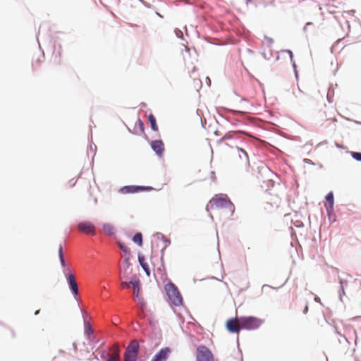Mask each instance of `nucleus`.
Instances as JSON below:
<instances>
[{
    "mask_svg": "<svg viewBox=\"0 0 361 361\" xmlns=\"http://www.w3.org/2000/svg\"><path fill=\"white\" fill-rule=\"evenodd\" d=\"M207 208L210 209L222 210L229 216H232L235 212V206L226 195H216L209 202Z\"/></svg>",
    "mask_w": 361,
    "mask_h": 361,
    "instance_id": "1",
    "label": "nucleus"
},
{
    "mask_svg": "<svg viewBox=\"0 0 361 361\" xmlns=\"http://www.w3.org/2000/svg\"><path fill=\"white\" fill-rule=\"evenodd\" d=\"M165 290L171 304L175 306L182 305L183 298L178 288L171 282L165 286Z\"/></svg>",
    "mask_w": 361,
    "mask_h": 361,
    "instance_id": "2",
    "label": "nucleus"
},
{
    "mask_svg": "<svg viewBox=\"0 0 361 361\" xmlns=\"http://www.w3.org/2000/svg\"><path fill=\"white\" fill-rule=\"evenodd\" d=\"M264 320L253 316L241 317L240 324L242 329L255 330L258 329L262 324Z\"/></svg>",
    "mask_w": 361,
    "mask_h": 361,
    "instance_id": "3",
    "label": "nucleus"
},
{
    "mask_svg": "<svg viewBox=\"0 0 361 361\" xmlns=\"http://www.w3.org/2000/svg\"><path fill=\"white\" fill-rule=\"evenodd\" d=\"M139 343L133 340L127 346L123 355V361H137L139 352Z\"/></svg>",
    "mask_w": 361,
    "mask_h": 361,
    "instance_id": "4",
    "label": "nucleus"
},
{
    "mask_svg": "<svg viewBox=\"0 0 361 361\" xmlns=\"http://www.w3.org/2000/svg\"><path fill=\"white\" fill-rule=\"evenodd\" d=\"M197 361H214V357L212 351L205 345H201L197 348Z\"/></svg>",
    "mask_w": 361,
    "mask_h": 361,
    "instance_id": "5",
    "label": "nucleus"
},
{
    "mask_svg": "<svg viewBox=\"0 0 361 361\" xmlns=\"http://www.w3.org/2000/svg\"><path fill=\"white\" fill-rule=\"evenodd\" d=\"M78 228L80 232H82L87 235H95V226L90 221H82L78 225Z\"/></svg>",
    "mask_w": 361,
    "mask_h": 361,
    "instance_id": "6",
    "label": "nucleus"
},
{
    "mask_svg": "<svg viewBox=\"0 0 361 361\" xmlns=\"http://www.w3.org/2000/svg\"><path fill=\"white\" fill-rule=\"evenodd\" d=\"M226 326L229 332L238 334L240 329H242L240 317L228 319L226 322Z\"/></svg>",
    "mask_w": 361,
    "mask_h": 361,
    "instance_id": "7",
    "label": "nucleus"
},
{
    "mask_svg": "<svg viewBox=\"0 0 361 361\" xmlns=\"http://www.w3.org/2000/svg\"><path fill=\"white\" fill-rule=\"evenodd\" d=\"M171 352L172 350L171 348H163L153 356L151 361H166Z\"/></svg>",
    "mask_w": 361,
    "mask_h": 361,
    "instance_id": "8",
    "label": "nucleus"
},
{
    "mask_svg": "<svg viewBox=\"0 0 361 361\" xmlns=\"http://www.w3.org/2000/svg\"><path fill=\"white\" fill-rule=\"evenodd\" d=\"M67 281L69 288L73 294L76 296L78 295V286L75 280V277L73 274H69L67 276Z\"/></svg>",
    "mask_w": 361,
    "mask_h": 361,
    "instance_id": "9",
    "label": "nucleus"
},
{
    "mask_svg": "<svg viewBox=\"0 0 361 361\" xmlns=\"http://www.w3.org/2000/svg\"><path fill=\"white\" fill-rule=\"evenodd\" d=\"M151 147L155 153L161 157L164 151V145L161 140H154L151 142Z\"/></svg>",
    "mask_w": 361,
    "mask_h": 361,
    "instance_id": "10",
    "label": "nucleus"
},
{
    "mask_svg": "<svg viewBox=\"0 0 361 361\" xmlns=\"http://www.w3.org/2000/svg\"><path fill=\"white\" fill-rule=\"evenodd\" d=\"M145 189L144 187L142 186H135V185H128L123 187L120 191L123 194H128V193H135L138 192L140 191H142Z\"/></svg>",
    "mask_w": 361,
    "mask_h": 361,
    "instance_id": "11",
    "label": "nucleus"
},
{
    "mask_svg": "<svg viewBox=\"0 0 361 361\" xmlns=\"http://www.w3.org/2000/svg\"><path fill=\"white\" fill-rule=\"evenodd\" d=\"M112 354L107 361H120V350L117 344H114L111 348Z\"/></svg>",
    "mask_w": 361,
    "mask_h": 361,
    "instance_id": "12",
    "label": "nucleus"
},
{
    "mask_svg": "<svg viewBox=\"0 0 361 361\" xmlns=\"http://www.w3.org/2000/svg\"><path fill=\"white\" fill-rule=\"evenodd\" d=\"M267 199V204H270L271 206H275L276 207H279L281 203V199L279 196L276 195L269 194Z\"/></svg>",
    "mask_w": 361,
    "mask_h": 361,
    "instance_id": "13",
    "label": "nucleus"
},
{
    "mask_svg": "<svg viewBox=\"0 0 361 361\" xmlns=\"http://www.w3.org/2000/svg\"><path fill=\"white\" fill-rule=\"evenodd\" d=\"M103 231L106 234L109 235H112L115 233V228L114 226L109 223L104 224L103 225Z\"/></svg>",
    "mask_w": 361,
    "mask_h": 361,
    "instance_id": "14",
    "label": "nucleus"
},
{
    "mask_svg": "<svg viewBox=\"0 0 361 361\" xmlns=\"http://www.w3.org/2000/svg\"><path fill=\"white\" fill-rule=\"evenodd\" d=\"M148 120L150 123L152 129L154 131H158V130H159L158 126L157 124L156 118L154 116V115L152 114H149L148 116Z\"/></svg>",
    "mask_w": 361,
    "mask_h": 361,
    "instance_id": "15",
    "label": "nucleus"
},
{
    "mask_svg": "<svg viewBox=\"0 0 361 361\" xmlns=\"http://www.w3.org/2000/svg\"><path fill=\"white\" fill-rule=\"evenodd\" d=\"M326 207H329L331 209H333V207H334V195H333V192H330L329 193H328L326 196Z\"/></svg>",
    "mask_w": 361,
    "mask_h": 361,
    "instance_id": "16",
    "label": "nucleus"
},
{
    "mask_svg": "<svg viewBox=\"0 0 361 361\" xmlns=\"http://www.w3.org/2000/svg\"><path fill=\"white\" fill-rule=\"evenodd\" d=\"M133 288V295L138 298L140 294L139 281H130Z\"/></svg>",
    "mask_w": 361,
    "mask_h": 361,
    "instance_id": "17",
    "label": "nucleus"
},
{
    "mask_svg": "<svg viewBox=\"0 0 361 361\" xmlns=\"http://www.w3.org/2000/svg\"><path fill=\"white\" fill-rule=\"evenodd\" d=\"M133 240L135 243L139 246L142 245V235L141 233H137L133 238Z\"/></svg>",
    "mask_w": 361,
    "mask_h": 361,
    "instance_id": "18",
    "label": "nucleus"
},
{
    "mask_svg": "<svg viewBox=\"0 0 361 361\" xmlns=\"http://www.w3.org/2000/svg\"><path fill=\"white\" fill-rule=\"evenodd\" d=\"M138 259H139V262H140V265L142 266L143 269L146 271L147 274L149 275V267H148L147 264L146 262H145L144 257H139Z\"/></svg>",
    "mask_w": 361,
    "mask_h": 361,
    "instance_id": "19",
    "label": "nucleus"
},
{
    "mask_svg": "<svg viewBox=\"0 0 361 361\" xmlns=\"http://www.w3.org/2000/svg\"><path fill=\"white\" fill-rule=\"evenodd\" d=\"M59 256L61 264L63 267H65L66 263H65V259H64V257H63V247H62L61 245H60L59 247Z\"/></svg>",
    "mask_w": 361,
    "mask_h": 361,
    "instance_id": "20",
    "label": "nucleus"
},
{
    "mask_svg": "<svg viewBox=\"0 0 361 361\" xmlns=\"http://www.w3.org/2000/svg\"><path fill=\"white\" fill-rule=\"evenodd\" d=\"M238 152H240V153L243 154V159H244L245 161H248V155H247V152L245 150H243L241 148H238Z\"/></svg>",
    "mask_w": 361,
    "mask_h": 361,
    "instance_id": "21",
    "label": "nucleus"
},
{
    "mask_svg": "<svg viewBox=\"0 0 361 361\" xmlns=\"http://www.w3.org/2000/svg\"><path fill=\"white\" fill-rule=\"evenodd\" d=\"M264 41L269 45H271L274 43V39L271 37L264 36Z\"/></svg>",
    "mask_w": 361,
    "mask_h": 361,
    "instance_id": "22",
    "label": "nucleus"
},
{
    "mask_svg": "<svg viewBox=\"0 0 361 361\" xmlns=\"http://www.w3.org/2000/svg\"><path fill=\"white\" fill-rule=\"evenodd\" d=\"M352 155L355 159L361 161V152H353Z\"/></svg>",
    "mask_w": 361,
    "mask_h": 361,
    "instance_id": "23",
    "label": "nucleus"
},
{
    "mask_svg": "<svg viewBox=\"0 0 361 361\" xmlns=\"http://www.w3.org/2000/svg\"><path fill=\"white\" fill-rule=\"evenodd\" d=\"M119 246H120L121 249L124 252H130V251H129V249H128L126 246H125V245H122V244H119Z\"/></svg>",
    "mask_w": 361,
    "mask_h": 361,
    "instance_id": "24",
    "label": "nucleus"
},
{
    "mask_svg": "<svg viewBox=\"0 0 361 361\" xmlns=\"http://www.w3.org/2000/svg\"><path fill=\"white\" fill-rule=\"evenodd\" d=\"M130 284V282L129 283H128V282H122L121 286L123 288H129Z\"/></svg>",
    "mask_w": 361,
    "mask_h": 361,
    "instance_id": "25",
    "label": "nucleus"
},
{
    "mask_svg": "<svg viewBox=\"0 0 361 361\" xmlns=\"http://www.w3.org/2000/svg\"><path fill=\"white\" fill-rule=\"evenodd\" d=\"M40 65V61L39 59H37L36 61H35L33 63H32V66L33 67H37Z\"/></svg>",
    "mask_w": 361,
    "mask_h": 361,
    "instance_id": "26",
    "label": "nucleus"
},
{
    "mask_svg": "<svg viewBox=\"0 0 361 361\" xmlns=\"http://www.w3.org/2000/svg\"><path fill=\"white\" fill-rule=\"evenodd\" d=\"M140 127H141V128L142 130H144V124H143L142 121L140 120Z\"/></svg>",
    "mask_w": 361,
    "mask_h": 361,
    "instance_id": "27",
    "label": "nucleus"
},
{
    "mask_svg": "<svg viewBox=\"0 0 361 361\" xmlns=\"http://www.w3.org/2000/svg\"><path fill=\"white\" fill-rule=\"evenodd\" d=\"M87 325H88L87 330H89L90 333V334H92V329H91V327H90V324H87Z\"/></svg>",
    "mask_w": 361,
    "mask_h": 361,
    "instance_id": "28",
    "label": "nucleus"
},
{
    "mask_svg": "<svg viewBox=\"0 0 361 361\" xmlns=\"http://www.w3.org/2000/svg\"><path fill=\"white\" fill-rule=\"evenodd\" d=\"M39 311H40L39 310H37V311L35 312V315L39 314Z\"/></svg>",
    "mask_w": 361,
    "mask_h": 361,
    "instance_id": "29",
    "label": "nucleus"
},
{
    "mask_svg": "<svg viewBox=\"0 0 361 361\" xmlns=\"http://www.w3.org/2000/svg\"><path fill=\"white\" fill-rule=\"evenodd\" d=\"M312 25V23H307L306 24V25H305V28H306L308 25Z\"/></svg>",
    "mask_w": 361,
    "mask_h": 361,
    "instance_id": "30",
    "label": "nucleus"
},
{
    "mask_svg": "<svg viewBox=\"0 0 361 361\" xmlns=\"http://www.w3.org/2000/svg\"><path fill=\"white\" fill-rule=\"evenodd\" d=\"M243 154H239V157H240V159H243Z\"/></svg>",
    "mask_w": 361,
    "mask_h": 361,
    "instance_id": "31",
    "label": "nucleus"
}]
</instances>
